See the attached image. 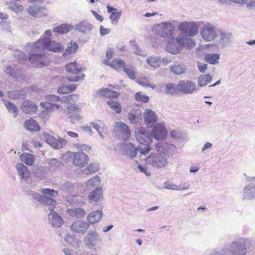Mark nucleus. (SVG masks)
Listing matches in <instances>:
<instances>
[{"instance_id": "obj_1", "label": "nucleus", "mask_w": 255, "mask_h": 255, "mask_svg": "<svg viewBox=\"0 0 255 255\" xmlns=\"http://www.w3.org/2000/svg\"><path fill=\"white\" fill-rule=\"evenodd\" d=\"M46 49L54 52H60L63 50V46L59 43L50 40L48 38H40L33 44L28 60L38 68L45 65L47 62L45 53Z\"/></svg>"}, {"instance_id": "obj_2", "label": "nucleus", "mask_w": 255, "mask_h": 255, "mask_svg": "<svg viewBox=\"0 0 255 255\" xmlns=\"http://www.w3.org/2000/svg\"><path fill=\"white\" fill-rule=\"evenodd\" d=\"M248 244V241L243 239L233 242L229 248L222 251V255H246Z\"/></svg>"}, {"instance_id": "obj_3", "label": "nucleus", "mask_w": 255, "mask_h": 255, "mask_svg": "<svg viewBox=\"0 0 255 255\" xmlns=\"http://www.w3.org/2000/svg\"><path fill=\"white\" fill-rule=\"evenodd\" d=\"M65 69L68 73L76 75L70 77H65L63 78V81L65 82V80H67L68 82H77L84 79L85 75L82 72L85 71V69L81 65L78 64L76 62H72L67 64L65 65Z\"/></svg>"}, {"instance_id": "obj_4", "label": "nucleus", "mask_w": 255, "mask_h": 255, "mask_svg": "<svg viewBox=\"0 0 255 255\" xmlns=\"http://www.w3.org/2000/svg\"><path fill=\"white\" fill-rule=\"evenodd\" d=\"M135 135L136 140L140 144L145 145L144 148L142 147L140 145L138 147V150L141 154L146 155L151 149L150 146L149 145L151 142V139L149 136L145 129L143 127H140L135 129Z\"/></svg>"}, {"instance_id": "obj_5", "label": "nucleus", "mask_w": 255, "mask_h": 255, "mask_svg": "<svg viewBox=\"0 0 255 255\" xmlns=\"http://www.w3.org/2000/svg\"><path fill=\"white\" fill-rule=\"evenodd\" d=\"M146 162L156 168H162L166 166L167 159L161 155L151 153L146 158Z\"/></svg>"}, {"instance_id": "obj_6", "label": "nucleus", "mask_w": 255, "mask_h": 255, "mask_svg": "<svg viewBox=\"0 0 255 255\" xmlns=\"http://www.w3.org/2000/svg\"><path fill=\"white\" fill-rule=\"evenodd\" d=\"M47 102H43L40 103L41 106L45 110L42 111L43 114H48L55 110H58L60 106L56 104H53L52 102H58L60 98L55 95H50L48 97Z\"/></svg>"}, {"instance_id": "obj_7", "label": "nucleus", "mask_w": 255, "mask_h": 255, "mask_svg": "<svg viewBox=\"0 0 255 255\" xmlns=\"http://www.w3.org/2000/svg\"><path fill=\"white\" fill-rule=\"evenodd\" d=\"M184 44L182 41V39L178 37L176 39L172 38L169 41L166 46V50L173 54L178 53Z\"/></svg>"}, {"instance_id": "obj_8", "label": "nucleus", "mask_w": 255, "mask_h": 255, "mask_svg": "<svg viewBox=\"0 0 255 255\" xmlns=\"http://www.w3.org/2000/svg\"><path fill=\"white\" fill-rule=\"evenodd\" d=\"M178 29L189 36H194L197 33L198 27L195 23L184 22L179 24Z\"/></svg>"}, {"instance_id": "obj_9", "label": "nucleus", "mask_w": 255, "mask_h": 255, "mask_svg": "<svg viewBox=\"0 0 255 255\" xmlns=\"http://www.w3.org/2000/svg\"><path fill=\"white\" fill-rule=\"evenodd\" d=\"M45 141L55 149H59L63 147L66 143V140L62 138H56L53 135L47 133L43 134Z\"/></svg>"}, {"instance_id": "obj_10", "label": "nucleus", "mask_w": 255, "mask_h": 255, "mask_svg": "<svg viewBox=\"0 0 255 255\" xmlns=\"http://www.w3.org/2000/svg\"><path fill=\"white\" fill-rule=\"evenodd\" d=\"M201 34L203 39L207 41H212L217 36L215 27L209 23L203 26Z\"/></svg>"}, {"instance_id": "obj_11", "label": "nucleus", "mask_w": 255, "mask_h": 255, "mask_svg": "<svg viewBox=\"0 0 255 255\" xmlns=\"http://www.w3.org/2000/svg\"><path fill=\"white\" fill-rule=\"evenodd\" d=\"M113 88H116V86L109 85L108 88H102L99 90L97 93V95L98 97H104L109 99H118L120 96V93L115 90H113Z\"/></svg>"}, {"instance_id": "obj_12", "label": "nucleus", "mask_w": 255, "mask_h": 255, "mask_svg": "<svg viewBox=\"0 0 255 255\" xmlns=\"http://www.w3.org/2000/svg\"><path fill=\"white\" fill-rule=\"evenodd\" d=\"M89 161L88 155L83 151L74 152L73 163L74 165L83 167L87 165Z\"/></svg>"}, {"instance_id": "obj_13", "label": "nucleus", "mask_w": 255, "mask_h": 255, "mask_svg": "<svg viewBox=\"0 0 255 255\" xmlns=\"http://www.w3.org/2000/svg\"><path fill=\"white\" fill-rule=\"evenodd\" d=\"M196 87L195 83L189 80H181L178 83L179 92L184 94L193 93Z\"/></svg>"}, {"instance_id": "obj_14", "label": "nucleus", "mask_w": 255, "mask_h": 255, "mask_svg": "<svg viewBox=\"0 0 255 255\" xmlns=\"http://www.w3.org/2000/svg\"><path fill=\"white\" fill-rule=\"evenodd\" d=\"M167 130L165 127L160 124L155 125L152 130V135L157 140H162L167 136Z\"/></svg>"}, {"instance_id": "obj_15", "label": "nucleus", "mask_w": 255, "mask_h": 255, "mask_svg": "<svg viewBox=\"0 0 255 255\" xmlns=\"http://www.w3.org/2000/svg\"><path fill=\"white\" fill-rule=\"evenodd\" d=\"M89 227V225L87 222L82 221H77L72 224L70 226V229L74 233L84 234L88 230Z\"/></svg>"}, {"instance_id": "obj_16", "label": "nucleus", "mask_w": 255, "mask_h": 255, "mask_svg": "<svg viewBox=\"0 0 255 255\" xmlns=\"http://www.w3.org/2000/svg\"><path fill=\"white\" fill-rule=\"evenodd\" d=\"M30 15L34 17H42L47 15L46 8L42 6H30L28 8Z\"/></svg>"}, {"instance_id": "obj_17", "label": "nucleus", "mask_w": 255, "mask_h": 255, "mask_svg": "<svg viewBox=\"0 0 255 255\" xmlns=\"http://www.w3.org/2000/svg\"><path fill=\"white\" fill-rule=\"evenodd\" d=\"M115 125L116 127L118 128L119 131L121 134L122 138L124 140L128 139L130 136V131L128 127L122 122H117Z\"/></svg>"}, {"instance_id": "obj_18", "label": "nucleus", "mask_w": 255, "mask_h": 255, "mask_svg": "<svg viewBox=\"0 0 255 255\" xmlns=\"http://www.w3.org/2000/svg\"><path fill=\"white\" fill-rule=\"evenodd\" d=\"M103 63L118 71L123 69L126 66L125 62L120 58L114 59L111 62L108 61V60H104Z\"/></svg>"}, {"instance_id": "obj_19", "label": "nucleus", "mask_w": 255, "mask_h": 255, "mask_svg": "<svg viewBox=\"0 0 255 255\" xmlns=\"http://www.w3.org/2000/svg\"><path fill=\"white\" fill-rule=\"evenodd\" d=\"M107 8L108 13H111L109 17L111 20L112 23L113 24H117L121 16L122 11L109 5L107 6Z\"/></svg>"}, {"instance_id": "obj_20", "label": "nucleus", "mask_w": 255, "mask_h": 255, "mask_svg": "<svg viewBox=\"0 0 255 255\" xmlns=\"http://www.w3.org/2000/svg\"><path fill=\"white\" fill-rule=\"evenodd\" d=\"M143 116L144 122L147 126L153 125L157 121V117L156 114L150 109H146L143 113Z\"/></svg>"}, {"instance_id": "obj_21", "label": "nucleus", "mask_w": 255, "mask_h": 255, "mask_svg": "<svg viewBox=\"0 0 255 255\" xmlns=\"http://www.w3.org/2000/svg\"><path fill=\"white\" fill-rule=\"evenodd\" d=\"M21 109L26 114H32L37 112L38 107L34 104L29 101H25L23 102Z\"/></svg>"}, {"instance_id": "obj_22", "label": "nucleus", "mask_w": 255, "mask_h": 255, "mask_svg": "<svg viewBox=\"0 0 255 255\" xmlns=\"http://www.w3.org/2000/svg\"><path fill=\"white\" fill-rule=\"evenodd\" d=\"M69 118L71 119L72 123L75 122L76 120H79L81 118L80 115V109L75 106L71 105L67 108Z\"/></svg>"}, {"instance_id": "obj_23", "label": "nucleus", "mask_w": 255, "mask_h": 255, "mask_svg": "<svg viewBox=\"0 0 255 255\" xmlns=\"http://www.w3.org/2000/svg\"><path fill=\"white\" fill-rule=\"evenodd\" d=\"M175 28L174 25L171 23H163L161 36L164 38L170 37L173 35Z\"/></svg>"}, {"instance_id": "obj_24", "label": "nucleus", "mask_w": 255, "mask_h": 255, "mask_svg": "<svg viewBox=\"0 0 255 255\" xmlns=\"http://www.w3.org/2000/svg\"><path fill=\"white\" fill-rule=\"evenodd\" d=\"M49 215L52 216L51 219V224L52 226L56 228L60 227L63 223V221L61 217L52 209H51Z\"/></svg>"}, {"instance_id": "obj_25", "label": "nucleus", "mask_w": 255, "mask_h": 255, "mask_svg": "<svg viewBox=\"0 0 255 255\" xmlns=\"http://www.w3.org/2000/svg\"><path fill=\"white\" fill-rule=\"evenodd\" d=\"M102 217V213L100 210L93 211L87 216V220L91 224L98 222Z\"/></svg>"}, {"instance_id": "obj_26", "label": "nucleus", "mask_w": 255, "mask_h": 255, "mask_svg": "<svg viewBox=\"0 0 255 255\" xmlns=\"http://www.w3.org/2000/svg\"><path fill=\"white\" fill-rule=\"evenodd\" d=\"M24 127L27 130L31 131H38L40 129L38 123L32 119L26 120L24 123Z\"/></svg>"}, {"instance_id": "obj_27", "label": "nucleus", "mask_w": 255, "mask_h": 255, "mask_svg": "<svg viewBox=\"0 0 255 255\" xmlns=\"http://www.w3.org/2000/svg\"><path fill=\"white\" fill-rule=\"evenodd\" d=\"M102 189L101 188H96L88 196L90 202H97L102 198Z\"/></svg>"}, {"instance_id": "obj_28", "label": "nucleus", "mask_w": 255, "mask_h": 255, "mask_svg": "<svg viewBox=\"0 0 255 255\" xmlns=\"http://www.w3.org/2000/svg\"><path fill=\"white\" fill-rule=\"evenodd\" d=\"M76 88L77 86L75 84H73L68 85L63 84L58 87L57 92L58 93L61 94H68L74 91Z\"/></svg>"}, {"instance_id": "obj_29", "label": "nucleus", "mask_w": 255, "mask_h": 255, "mask_svg": "<svg viewBox=\"0 0 255 255\" xmlns=\"http://www.w3.org/2000/svg\"><path fill=\"white\" fill-rule=\"evenodd\" d=\"M16 169L19 176L23 179H27L30 176V172L22 163L18 164Z\"/></svg>"}, {"instance_id": "obj_30", "label": "nucleus", "mask_w": 255, "mask_h": 255, "mask_svg": "<svg viewBox=\"0 0 255 255\" xmlns=\"http://www.w3.org/2000/svg\"><path fill=\"white\" fill-rule=\"evenodd\" d=\"M164 92L168 95L178 94L180 93L178 84L176 86L172 83L167 84L165 85Z\"/></svg>"}, {"instance_id": "obj_31", "label": "nucleus", "mask_w": 255, "mask_h": 255, "mask_svg": "<svg viewBox=\"0 0 255 255\" xmlns=\"http://www.w3.org/2000/svg\"><path fill=\"white\" fill-rule=\"evenodd\" d=\"M20 160L28 165H32L34 162V156L29 153H24L20 156Z\"/></svg>"}, {"instance_id": "obj_32", "label": "nucleus", "mask_w": 255, "mask_h": 255, "mask_svg": "<svg viewBox=\"0 0 255 255\" xmlns=\"http://www.w3.org/2000/svg\"><path fill=\"white\" fill-rule=\"evenodd\" d=\"M78 48L77 44L75 42H71L68 44L65 52L63 53L64 57H66L75 53Z\"/></svg>"}, {"instance_id": "obj_33", "label": "nucleus", "mask_w": 255, "mask_h": 255, "mask_svg": "<svg viewBox=\"0 0 255 255\" xmlns=\"http://www.w3.org/2000/svg\"><path fill=\"white\" fill-rule=\"evenodd\" d=\"M72 26L67 24H62L58 26H56L53 29V32L60 34H64L68 32L72 28Z\"/></svg>"}, {"instance_id": "obj_34", "label": "nucleus", "mask_w": 255, "mask_h": 255, "mask_svg": "<svg viewBox=\"0 0 255 255\" xmlns=\"http://www.w3.org/2000/svg\"><path fill=\"white\" fill-rule=\"evenodd\" d=\"M107 103L117 114H120L121 113L122 106L118 102L116 101L108 100Z\"/></svg>"}, {"instance_id": "obj_35", "label": "nucleus", "mask_w": 255, "mask_h": 255, "mask_svg": "<svg viewBox=\"0 0 255 255\" xmlns=\"http://www.w3.org/2000/svg\"><path fill=\"white\" fill-rule=\"evenodd\" d=\"M212 80V77L209 74L202 75L198 78V84L200 87L205 86Z\"/></svg>"}, {"instance_id": "obj_36", "label": "nucleus", "mask_w": 255, "mask_h": 255, "mask_svg": "<svg viewBox=\"0 0 255 255\" xmlns=\"http://www.w3.org/2000/svg\"><path fill=\"white\" fill-rule=\"evenodd\" d=\"M68 213L70 216L76 218L83 217L86 214L85 211L81 208L70 209L68 210Z\"/></svg>"}, {"instance_id": "obj_37", "label": "nucleus", "mask_w": 255, "mask_h": 255, "mask_svg": "<svg viewBox=\"0 0 255 255\" xmlns=\"http://www.w3.org/2000/svg\"><path fill=\"white\" fill-rule=\"evenodd\" d=\"M220 55L218 54H208L205 57V60L208 63L213 65L218 63Z\"/></svg>"}, {"instance_id": "obj_38", "label": "nucleus", "mask_w": 255, "mask_h": 255, "mask_svg": "<svg viewBox=\"0 0 255 255\" xmlns=\"http://www.w3.org/2000/svg\"><path fill=\"white\" fill-rule=\"evenodd\" d=\"M4 105L9 113L13 115L14 118L18 115V110L16 107L11 102L8 101H4Z\"/></svg>"}, {"instance_id": "obj_39", "label": "nucleus", "mask_w": 255, "mask_h": 255, "mask_svg": "<svg viewBox=\"0 0 255 255\" xmlns=\"http://www.w3.org/2000/svg\"><path fill=\"white\" fill-rule=\"evenodd\" d=\"M172 72L175 74L180 75L184 73L185 71V67L179 64H175L174 65L170 67Z\"/></svg>"}, {"instance_id": "obj_40", "label": "nucleus", "mask_w": 255, "mask_h": 255, "mask_svg": "<svg viewBox=\"0 0 255 255\" xmlns=\"http://www.w3.org/2000/svg\"><path fill=\"white\" fill-rule=\"evenodd\" d=\"M244 194L246 196L254 198L255 197V186L249 185L244 189Z\"/></svg>"}, {"instance_id": "obj_41", "label": "nucleus", "mask_w": 255, "mask_h": 255, "mask_svg": "<svg viewBox=\"0 0 255 255\" xmlns=\"http://www.w3.org/2000/svg\"><path fill=\"white\" fill-rule=\"evenodd\" d=\"M147 62L152 67H158L161 64V60L159 58L151 56L146 59Z\"/></svg>"}, {"instance_id": "obj_42", "label": "nucleus", "mask_w": 255, "mask_h": 255, "mask_svg": "<svg viewBox=\"0 0 255 255\" xmlns=\"http://www.w3.org/2000/svg\"><path fill=\"white\" fill-rule=\"evenodd\" d=\"M123 70L130 79L132 80L135 79V72L131 66L126 65Z\"/></svg>"}, {"instance_id": "obj_43", "label": "nucleus", "mask_w": 255, "mask_h": 255, "mask_svg": "<svg viewBox=\"0 0 255 255\" xmlns=\"http://www.w3.org/2000/svg\"><path fill=\"white\" fill-rule=\"evenodd\" d=\"M100 182V178L99 176H96L89 180L87 183V186L90 188L98 185Z\"/></svg>"}, {"instance_id": "obj_44", "label": "nucleus", "mask_w": 255, "mask_h": 255, "mask_svg": "<svg viewBox=\"0 0 255 255\" xmlns=\"http://www.w3.org/2000/svg\"><path fill=\"white\" fill-rule=\"evenodd\" d=\"M10 9L16 12H20L23 11V7L22 5L16 2H10Z\"/></svg>"}, {"instance_id": "obj_45", "label": "nucleus", "mask_w": 255, "mask_h": 255, "mask_svg": "<svg viewBox=\"0 0 255 255\" xmlns=\"http://www.w3.org/2000/svg\"><path fill=\"white\" fill-rule=\"evenodd\" d=\"M135 99L136 101L147 103L149 100V97L147 96L143 95L141 92H139L135 94Z\"/></svg>"}, {"instance_id": "obj_46", "label": "nucleus", "mask_w": 255, "mask_h": 255, "mask_svg": "<svg viewBox=\"0 0 255 255\" xmlns=\"http://www.w3.org/2000/svg\"><path fill=\"white\" fill-rule=\"evenodd\" d=\"M182 41L184 44L183 47H185L188 49L192 48L195 45V42L191 38H183Z\"/></svg>"}, {"instance_id": "obj_47", "label": "nucleus", "mask_w": 255, "mask_h": 255, "mask_svg": "<svg viewBox=\"0 0 255 255\" xmlns=\"http://www.w3.org/2000/svg\"><path fill=\"white\" fill-rule=\"evenodd\" d=\"M41 192L44 195H49L52 197H55L58 194V192L57 191L50 189H42Z\"/></svg>"}, {"instance_id": "obj_48", "label": "nucleus", "mask_w": 255, "mask_h": 255, "mask_svg": "<svg viewBox=\"0 0 255 255\" xmlns=\"http://www.w3.org/2000/svg\"><path fill=\"white\" fill-rule=\"evenodd\" d=\"M74 152L71 151H68L66 153L63 154L62 156V159L66 162H68L71 158H73Z\"/></svg>"}, {"instance_id": "obj_49", "label": "nucleus", "mask_w": 255, "mask_h": 255, "mask_svg": "<svg viewBox=\"0 0 255 255\" xmlns=\"http://www.w3.org/2000/svg\"><path fill=\"white\" fill-rule=\"evenodd\" d=\"M128 119L131 124L136 123V116L134 112H129L128 114Z\"/></svg>"}, {"instance_id": "obj_50", "label": "nucleus", "mask_w": 255, "mask_h": 255, "mask_svg": "<svg viewBox=\"0 0 255 255\" xmlns=\"http://www.w3.org/2000/svg\"><path fill=\"white\" fill-rule=\"evenodd\" d=\"M79 29L83 32H85L87 30H89V26L83 22H80L78 25Z\"/></svg>"}, {"instance_id": "obj_51", "label": "nucleus", "mask_w": 255, "mask_h": 255, "mask_svg": "<svg viewBox=\"0 0 255 255\" xmlns=\"http://www.w3.org/2000/svg\"><path fill=\"white\" fill-rule=\"evenodd\" d=\"M86 174H92L95 173L97 170L95 167L92 164H90L86 168Z\"/></svg>"}, {"instance_id": "obj_52", "label": "nucleus", "mask_w": 255, "mask_h": 255, "mask_svg": "<svg viewBox=\"0 0 255 255\" xmlns=\"http://www.w3.org/2000/svg\"><path fill=\"white\" fill-rule=\"evenodd\" d=\"M106 59L105 60H108V61H110L109 60L112 59V58L113 56L114 55V51L112 48H110L109 49L107 50L106 51Z\"/></svg>"}, {"instance_id": "obj_53", "label": "nucleus", "mask_w": 255, "mask_h": 255, "mask_svg": "<svg viewBox=\"0 0 255 255\" xmlns=\"http://www.w3.org/2000/svg\"><path fill=\"white\" fill-rule=\"evenodd\" d=\"M49 164L52 167H59L61 165V163L59 162L56 159H51L49 161Z\"/></svg>"}, {"instance_id": "obj_54", "label": "nucleus", "mask_w": 255, "mask_h": 255, "mask_svg": "<svg viewBox=\"0 0 255 255\" xmlns=\"http://www.w3.org/2000/svg\"><path fill=\"white\" fill-rule=\"evenodd\" d=\"M137 168L141 172L144 173L146 176H150L151 173L147 171V168L146 167H143L141 165H138L137 166Z\"/></svg>"}, {"instance_id": "obj_55", "label": "nucleus", "mask_w": 255, "mask_h": 255, "mask_svg": "<svg viewBox=\"0 0 255 255\" xmlns=\"http://www.w3.org/2000/svg\"><path fill=\"white\" fill-rule=\"evenodd\" d=\"M100 34L102 35H105L109 33L110 29L109 28H106L103 26L101 25L100 27Z\"/></svg>"}, {"instance_id": "obj_56", "label": "nucleus", "mask_w": 255, "mask_h": 255, "mask_svg": "<svg viewBox=\"0 0 255 255\" xmlns=\"http://www.w3.org/2000/svg\"><path fill=\"white\" fill-rule=\"evenodd\" d=\"M131 149H130V152L129 153V155L131 157H135L137 154V150L138 149V148H136L135 147L133 146L132 145H131Z\"/></svg>"}, {"instance_id": "obj_57", "label": "nucleus", "mask_w": 255, "mask_h": 255, "mask_svg": "<svg viewBox=\"0 0 255 255\" xmlns=\"http://www.w3.org/2000/svg\"><path fill=\"white\" fill-rule=\"evenodd\" d=\"M221 36L223 41H228L231 38L232 35L230 33H222Z\"/></svg>"}, {"instance_id": "obj_58", "label": "nucleus", "mask_w": 255, "mask_h": 255, "mask_svg": "<svg viewBox=\"0 0 255 255\" xmlns=\"http://www.w3.org/2000/svg\"><path fill=\"white\" fill-rule=\"evenodd\" d=\"M198 67L199 71L202 73H204L207 69V65L206 64H198Z\"/></svg>"}, {"instance_id": "obj_59", "label": "nucleus", "mask_w": 255, "mask_h": 255, "mask_svg": "<svg viewBox=\"0 0 255 255\" xmlns=\"http://www.w3.org/2000/svg\"><path fill=\"white\" fill-rule=\"evenodd\" d=\"M44 199L45 200V203L47 205H55L56 201L54 200L47 197H45Z\"/></svg>"}, {"instance_id": "obj_60", "label": "nucleus", "mask_w": 255, "mask_h": 255, "mask_svg": "<svg viewBox=\"0 0 255 255\" xmlns=\"http://www.w3.org/2000/svg\"><path fill=\"white\" fill-rule=\"evenodd\" d=\"M93 14L94 16L96 17V18L100 21V22H102L103 21V18L102 16H101L100 14H98L96 11L92 10V11Z\"/></svg>"}, {"instance_id": "obj_61", "label": "nucleus", "mask_w": 255, "mask_h": 255, "mask_svg": "<svg viewBox=\"0 0 255 255\" xmlns=\"http://www.w3.org/2000/svg\"><path fill=\"white\" fill-rule=\"evenodd\" d=\"M67 134L71 137L76 138L78 137V133L71 131H67Z\"/></svg>"}, {"instance_id": "obj_62", "label": "nucleus", "mask_w": 255, "mask_h": 255, "mask_svg": "<svg viewBox=\"0 0 255 255\" xmlns=\"http://www.w3.org/2000/svg\"><path fill=\"white\" fill-rule=\"evenodd\" d=\"M148 81H147V79L146 78H144V79H141L139 80L138 83L140 85H141L142 86H147L146 83Z\"/></svg>"}, {"instance_id": "obj_63", "label": "nucleus", "mask_w": 255, "mask_h": 255, "mask_svg": "<svg viewBox=\"0 0 255 255\" xmlns=\"http://www.w3.org/2000/svg\"><path fill=\"white\" fill-rule=\"evenodd\" d=\"M212 146V144L210 142H206L202 148V150L204 151L207 148H210Z\"/></svg>"}, {"instance_id": "obj_64", "label": "nucleus", "mask_w": 255, "mask_h": 255, "mask_svg": "<svg viewBox=\"0 0 255 255\" xmlns=\"http://www.w3.org/2000/svg\"><path fill=\"white\" fill-rule=\"evenodd\" d=\"M247 7L249 8L255 7V0H251L250 2L247 4Z\"/></svg>"}]
</instances>
